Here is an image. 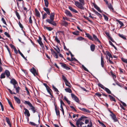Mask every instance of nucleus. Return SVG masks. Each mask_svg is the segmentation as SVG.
<instances>
[{"instance_id":"obj_13","label":"nucleus","mask_w":127,"mask_h":127,"mask_svg":"<svg viewBox=\"0 0 127 127\" xmlns=\"http://www.w3.org/2000/svg\"><path fill=\"white\" fill-rule=\"evenodd\" d=\"M110 116L112 117L114 122H117L118 121V120L116 118V116L115 114L110 115Z\"/></svg>"},{"instance_id":"obj_29","label":"nucleus","mask_w":127,"mask_h":127,"mask_svg":"<svg viewBox=\"0 0 127 127\" xmlns=\"http://www.w3.org/2000/svg\"><path fill=\"white\" fill-rule=\"evenodd\" d=\"M116 21H117L119 24L121 25L120 27H123L124 26V24L121 21L119 20L118 19H116Z\"/></svg>"},{"instance_id":"obj_1","label":"nucleus","mask_w":127,"mask_h":127,"mask_svg":"<svg viewBox=\"0 0 127 127\" xmlns=\"http://www.w3.org/2000/svg\"><path fill=\"white\" fill-rule=\"evenodd\" d=\"M43 9L46 12L47 14L49 15H50V19H46V22L54 26H56L57 25L55 21H54L55 17L54 13H51L50 14L49 9L48 8L44 7L43 8Z\"/></svg>"},{"instance_id":"obj_35","label":"nucleus","mask_w":127,"mask_h":127,"mask_svg":"<svg viewBox=\"0 0 127 127\" xmlns=\"http://www.w3.org/2000/svg\"><path fill=\"white\" fill-rule=\"evenodd\" d=\"M93 126L92 122L91 120L90 121V124H88L87 126L88 127H92ZM87 127L86 126L83 127Z\"/></svg>"},{"instance_id":"obj_27","label":"nucleus","mask_w":127,"mask_h":127,"mask_svg":"<svg viewBox=\"0 0 127 127\" xmlns=\"http://www.w3.org/2000/svg\"><path fill=\"white\" fill-rule=\"evenodd\" d=\"M91 50L93 52L94 51L95 49V45L93 44H92L90 46Z\"/></svg>"},{"instance_id":"obj_55","label":"nucleus","mask_w":127,"mask_h":127,"mask_svg":"<svg viewBox=\"0 0 127 127\" xmlns=\"http://www.w3.org/2000/svg\"><path fill=\"white\" fill-rule=\"evenodd\" d=\"M4 34L8 38L10 37V36L9 34L7 32H5L4 33Z\"/></svg>"},{"instance_id":"obj_25","label":"nucleus","mask_w":127,"mask_h":127,"mask_svg":"<svg viewBox=\"0 0 127 127\" xmlns=\"http://www.w3.org/2000/svg\"><path fill=\"white\" fill-rule=\"evenodd\" d=\"M43 27L44 28H46L49 31H51L53 29V28L51 27H48L45 25H44Z\"/></svg>"},{"instance_id":"obj_63","label":"nucleus","mask_w":127,"mask_h":127,"mask_svg":"<svg viewBox=\"0 0 127 127\" xmlns=\"http://www.w3.org/2000/svg\"><path fill=\"white\" fill-rule=\"evenodd\" d=\"M56 47L58 49L57 50V54L59 53L60 51V50L58 46H56Z\"/></svg>"},{"instance_id":"obj_59","label":"nucleus","mask_w":127,"mask_h":127,"mask_svg":"<svg viewBox=\"0 0 127 127\" xmlns=\"http://www.w3.org/2000/svg\"><path fill=\"white\" fill-rule=\"evenodd\" d=\"M95 95L98 97H100L101 96V94L98 93H95Z\"/></svg>"},{"instance_id":"obj_18","label":"nucleus","mask_w":127,"mask_h":127,"mask_svg":"<svg viewBox=\"0 0 127 127\" xmlns=\"http://www.w3.org/2000/svg\"><path fill=\"white\" fill-rule=\"evenodd\" d=\"M65 13L66 14L67 16L70 17H72V15L70 12L67 10H65Z\"/></svg>"},{"instance_id":"obj_21","label":"nucleus","mask_w":127,"mask_h":127,"mask_svg":"<svg viewBox=\"0 0 127 127\" xmlns=\"http://www.w3.org/2000/svg\"><path fill=\"white\" fill-rule=\"evenodd\" d=\"M108 96L109 97L110 100L111 101H113L115 102H116V100L115 98L113 97V96L109 95H108Z\"/></svg>"},{"instance_id":"obj_42","label":"nucleus","mask_w":127,"mask_h":127,"mask_svg":"<svg viewBox=\"0 0 127 127\" xmlns=\"http://www.w3.org/2000/svg\"><path fill=\"white\" fill-rule=\"evenodd\" d=\"M7 100H8V103L9 104V105H10V107L12 108V109H14V107H13V106L12 105V104L11 102L9 100L7 99Z\"/></svg>"},{"instance_id":"obj_2","label":"nucleus","mask_w":127,"mask_h":127,"mask_svg":"<svg viewBox=\"0 0 127 127\" xmlns=\"http://www.w3.org/2000/svg\"><path fill=\"white\" fill-rule=\"evenodd\" d=\"M79 2L75 0L74 1L75 5L78 8L82 10H84V8L83 6L85 4L84 0H78Z\"/></svg>"},{"instance_id":"obj_40","label":"nucleus","mask_w":127,"mask_h":127,"mask_svg":"<svg viewBox=\"0 0 127 127\" xmlns=\"http://www.w3.org/2000/svg\"><path fill=\"white\" fill-rule=\"evenodd\" d=\"M5 73H3L1 74L0 75V78L1 79L4 78L5 77Z\"/></svg>"},{"instance_id":"obj_56","label":"nucleus","mask_w":127,"mask_h":127,"mask_svg":"<svg viewBox=\"0 0 127 127\" xmlns=\"http://www.w3.org/2000/svg\"><path fill=\"white\" fill-rule=\"evenodd\" d=\"M95 12V14L98 16L99 18H101L102 17V16L100 13L98 12Z\"/></svg>"},{"instance_id":"obj_30","label":"nucleus","mask_w":127,"mask_h":127,"mask_svg":"<svg viewBox=\"0 0 127 127\" xmlns=\"http://www.w3.org/2000/svg\"><path fill=\"white\" fill-rule=\"evenodd\" d=\"M62 24L65 26L66 27L68 25V23L67 22L64 21H63Z\"/></svg>"},{"instance_id":"obj_41","label":"nucleus","mask_w":127,"mask_h":127,"mask_svg":"<svg viewBox=\"0 0 127 127\" xmlns=\"http://www.w3.org/2000/svg\"><path fill=\"white\" fill-rule=\"evenodd\" d=\"M65 83V85L66 86H68L69 88H71V85L70 84V83L68 81H67V82H64Z\"/></svg>"},{"instance_id":"obj_61","label":"nucleus","mask_w":127,"mask_h":127,"mask_svg":"<svg viewBox=\"0 0 127 127\" xmlns=\"http://www.w3.org/2000/svg\"><path fill=\"white\" fill-rule=\"evenodd\" d=\"M1 20L2 21L3 23L4 24L6 25H7L6 23L3 18H2Z\"/></svg>"},{"instance_id":"obj_50","label":"nucleus","mask_w":127,"mask_h":127,"mask_svg":"<svg viewBox=\"0 0 127 127\" xmlns=\"http://www.w3.org/2000/svg\"><path fill=\"white\" fill-rule=\"evenodd\" d=\"M103 15L104 17L105 20L107 21H108V18L106 15L104 14H103Z\"/></svg>"},{"instance_id":"obj_3","label":"nucleus","mask_w":127,"mask_h":127,"mask_svg":"<svg viewBox=\"0 0 127 127\" xmlns=\"http://www.w3.org/2000/svg\"><path fill=\"white\" fill-rule=\"evenodd\" d=\"M88 117L82 115L79 119L76 121V125L77 127H81L82 125L84 124V123L81 122V121H84L85 119L88 118Z\"/></svg>"},{"instance_id":"obj_5","label":"nucleus","mask_w":127,"mask_h":127,"mask_svg":"<svg viewBox=\"0 0 127 127\" xmlns=\"http://www.w3.org/2000/svg\"><path fill=\"white\" fill-rule=\"evenodd\" d=\"M51 53L53 57L56 59H58V56L57 53L54 51L52 49H51Z\"/></svg>"},{"instance_id":"obj_28","label":"nucleus","mask_w":127,"mask_h":127,"mask_svg":"<svg viewBox=\"0 0 127 127\" xmlns=\"http://www.w3.org/2000/svg\"><path fill=\"white\" fill-rule=\"evenodd\" d=\"M118 35L120 37L122 38L124 40L126 39V38L125 37V36L123 35V34H121L120 33H119Z\"/></svg>"},{"instance_id":"obj_6","label":"nucleus","mask_w":127,"mask_h":127,"mask_svg":"<svg viewBox=\"0 0 127 127\" xmlns=\"http://www.w3.org/2000/svg\"><path fill=\"white\" fill-rule=\"evenodd\" d=\"M71 96L72 99L77 102H79V100L78 98L74 94L72 93L71 94Z\"/></svg>"},{"instance_id":"obj_57","label":"nucleus","mask_w":127,"mask_h":127,"mask_svg":"<svg viewBox=\"0 0 127 127\" xmlns=\"http://www.w3.org/2000/svg\"><path fill=\"white\" fill-rule=\"evenodd\" d=\"M55 40H56V42L58 43H60V41L58 39L57 36H56L55 38Z\"/></svg>"},{"instance_id":"obj_34","label":"nucleus","mask_w":127,"mask_h":127,"mask_svg":"<svg viewBox=\"0 0 127 127\" xmlns=\"http://www.w3.org/2000/svg\"><path fill=\"white\" fill-rule=\"evenodd\" d=\"M47 92L50 94H51V92L52 93V91L51 89H50L49 87L48 88L46 89Z\"/></svg>"},{"instance_id":"obj_49","label":"nucleus","mask_w":127,"mask_h":127,"mask_svg":"<svg viewBox=\"0 0 127 127\" xmlns=\"http://www.w3.org/2000/svg\"><path fill=\"white\" fill-rule=\"evenodd\" d=\"M47 14L45 13L44 14L42 15V19H44L46 18L47 17Z\"/></svg>"},{"instance_id":"obj_32","label":"nucleus","mask_w":127,"mask_h":127,"mask_svg":"<svg viewBox=\"0 0 127 127\" xmlns=\"http://www.w3.org/2000/svg\"><path fill=\"white\" fill-rule=\"evenodd\" d=\"M67 92L71 93L72 92L71 90L69 88H66L64 89Z\"/></svg>"},{"instance_id":"obj_54","label":"nucleus","mask_w":127,"mask_h":127,"mask_svg":"<svg viewBox=\"0 0 127 127\" xmlns=\"http://www.w3.org/2000/svg\"><path fill=\"white\" fill-rule=\"evenodd\" d=\"M82 67L85 71L89 72L88 70L84 65H82Z\"/></svg>"},{"instance_id":"obj_15","label":"nucleus","mask_w":127,"mask_h":127,"mask_svg":"<svg viewBox=\"0 0 127 127\" xmlns=\"http://www.w3.org/2000/svg\"><path fill=\"white\" fill-rule=\"evenodd\" d=\"M106 35L107 36L109 39L112 42H113L116 43L115 42L113 39L110 36L109 33L107 32H105Z\"/></svg>"},{"instance_id":"obj_48","label":"nucleus","mask_w":127,"mask_h":127,"mask_svg":"<svg viewBox=\"0 0 127 127\" xmlns=\"http://www.w3.org/2000/svg\"><path fill=\"white\" fill-rule=\"evenodd\" d=\"M79 32L78 31H77L76 32H72V33L73 34L75 35H78L79 34Z\"/></svg>"},{"instance_id":"obj_62","label":"nucleus","mask_w":127,"mask_h":127,"mask_svg":"<svg viewBox=\"0 0 127 127\" xmlns=\"http://www.w3.org/2000/svg\"><path fill=\"white\" fill-rule=\"evenodd\" d=\"M29 124L31 125H33L34 126H36L37 125L34 123L31 122H30L29 123Z\"/></svg>"},{"instance_id":"obj_60","label":"nucleus","mask_w":127,"mask_h":127,"mask_svg":"<svg viewBox=\"0 0 127 127\" xmlns=\"http://www.w3.org/2000/svg\"><path fill=\"white\" fill-rule=\"evenodd\" d=\"M18 51L19 53L22 56V57L23 58H24V56L22 54V53L19 50H18Z\"/></svg>"},{"instance_id":"obj_45","label":"nucleus","mask_w":127,"mask_h":127,"mask_svg":"<svg viewBox=\"0 0 127 127\" xmlns=\"http://www.w3.org/2000/svg\"><path fill=\"white\" fill-rule=\"evenodd\" d=\"M98 122H99V123L103 127H106L105 125L103 123L101 122L100 120H98Z\"/></svg>"},{"instance_id":"obj_10","label":"nucleus","mask_w":127,"mask_h":127,"mask_svg":"<svg viewBox=\"0 0 127 127\" xmlns=\"http://www.w3.org/2000/svg\"><path fill=\"white\" fill-rule=\"evenodd\" d=\"M9 79L11 80L10 82V83L14 85V84H17L18 83L17 81L14 78H12L11 79L10 78H9Z\"/></svg>"},{"instance_id":"obj_53","label":"nucleus","mask_w":127,"mask_h":127,"mask_svg":"<svg viewBox=\"0 0 127 127\" xmlns=\"http://www.w3.org/2000/svg\"><path fill=\"white\" fill-rule=\"evenodd\" d=\"M121 60L123 62L127 63V59H124L123 58H122Z\"/></svg>"},{"instance_id":"obj_7","label":"nucleus","mask_w":127,"mask_h":127,"mask_svg":"<svg viewBox=\"0 0 127 127\" xmlns=\"http://www.w3.org/2000/svg\"><path fill=\"white\" fill-rule=\"evenodd\" d=\"M30 71L33 74L34 76L36 75H37V74L36 72V70L34 68L32 67L30 70Z\"/></svg>"},{"instance_id":"obj_51","label":"nucleus","mask_w":127,"mask_h":127,"mask_svg":"<svg viewBox=\"0 0 127 127\" xmlns=\"http://www.w3.org/2000/svg\"><path fill=\"white\" fill-rule=\"evenodd\" d=\"M62 78L64 82H67V80L66 79V77L64 75H62Z\"/></svg>"},{"instance_id":"obj_64","label":"nucleus","mask_w":127,"mask_h":127,"mask_svg":"<svg viewBox=\"0 0 127 127\" xmlns=\"http://www.w3.org/2000/svg\"><path fill=\"white\" fill-rule=\"evenodd\" d=\"M63 19H64V20H66L67 21H69L70 20L69 19V18L66 17H63Z\"/></svg>"},{"instance_id":"obj_11","label":"nucleus","mask_w":127,"mask_h":127,"mask_svg":"<svg viewBox=\"0 0 127 127\" xmlns=\"http://www.w3.org/2000/svg\"><path fill=\"white\" fill-rule=\"evenodd\" d=\"M24 109L25 110L24 112V114L26 115L28 117H30V114L28 110L25 108H24Z\"/></svg>"},{"instance_id":"obj_31","label":"nucleus","mask_w":127,"mask_h":127,"mask_svg":"<svg viewBox=\"0 0 127 127\" xmlns=\"http://www.w3.org/2000/svg\"><path fill=\"white\" fill-rule=\"evenodd\" d=\"M64 99L66 101L68 104L69 105L70 104V101L65 96H64Z\"/></svg>"},{"instance_id":"obj_52","label":"nucleus","mask_w":127,"mask_h":127,"mask_svg":"<svg viewBox=\"0 0 127 127\" xmlns=\"http://www.w3.org/2000/svg\"><path fill=\"white\" fill-rule=\"evenodd\" d=\"M6 122L7 123V124H9L10 123V122L9 120V118L7 117H6Z\"/></svg>"},{"instance_id":"obj_4","label":"nucleus","mask_w":127,"mask_h":127,"mask_svg":"<svg viewBox=\"0 0 127 127\" xmlns=\"http://www.w3.org/2000/svg\"><path fill=\"white\" fill-rule=\"evenodd\" d=\"M23 102L25 104H27L31 107L30 109L33 111V113H34L36 112H37L36 111V109L32 106V104L29 101L25 100Z\"/></svg>"},{"instance_id":"obj_17","label":"nucleus","mask_w":127,"mask_h":127,"mask_svg":"<svg viewBox=\"0 0 127 127\" xmlns=\"http://www.w3.org/2000/svg\"><path fill=\"white\" fill-rule=\"evenodd\" d=\"M93 5L94 7L100 13L102 12L100 8L97 6V5L94 3H93Z\"/></svg>"},{"instance_id":"obj_47","label":"nucleus","mask_w":127,"mask_h":127,"mask_svg":"<svg viewBox=\"0 0 127 127\" xmlns=\"http://www.w3.org/2000/svg\"><path fill=\"white\" fill-rule=\"evenodd\" d=\"M98 85L99 87H100L101 88L103 89H104L105 88L100 83L98 84Z\"/></svg>"},{"instance_id":"obj_22","label":"nucleus","mask_w":127,"mask_h":127,"mask_svg":"<svg viewBox=\"0 0 127 127\" xmlns=\"http://www.w3.org/2000/svg\"><path fill=\"white\" fill-rule=\"evenodd\" d=\"M101 65L102 67H104V61L102 55H101Z\"/></svg>"},{"instance_id":"obj_16","label":"nucleus","mask_w":127,"mask_h":127,"mask_svg":"<svg viewBox=\"0 0 127 127\" xmlns=\"http://www.w3.org/2000/svg\"><path fill=\"white\" fill-rule=\"evenodd\" d=\"M55 110L56 112V113L57 116H60V111L59 109H57L56 105H55Z\"/></svg>"},{"instance_id":"obj_19","label":"nucleus","mask_w":127,"mask_h":127,"mask_svg":"<svg viewBox=\"0 0 127 127\" xmlns=\"http://www.w3.org/2000/svg\"><path fill=\"white\" fill-rule=\"evenodd\" d=\"M85 35H86V36H87L89 39L93 41H94V39L92 38V36L89 33H85Z\"/></svg>"},{"instance_id":"obj_33","label":"nucleus","mask_w":127,"mask_h":127,"mask_svg":"<svg viewBox=\"0 0 127 127\" xmlns=\"http://www.w3.org/2000/svg\"><path fill=\"white\" fill-rule=\"evenodd\" d=\"M18 24L20 27L21 28V30L23 31V29L24 28V27L20 23V21H19Z\"/></svg>"},{"instance_id":"obj_23","label":"nucleus","mask_w":127,"mask_h":127,"mask_svg":"<svg viewBox=\"0 0 127 127\" xmlns=\"http://www.w3.org/2000/svg\"><path fill=\"white\" fill-rule=\"evenodd\" d=\"M35 14L36 16L39 17L40 16V13L38 10L37 9H35Z\"/></svg>"},{"instance_id":"obj_39","label":"nucleus","mask_w":127,"mask_h":127,"mask_svg":"<svg viewBox=\"0 0 127 127\" xmlns=\"http://www.w3.org/2000/svg\"><path fill=\"white\" fill-rule=\"evenodd\" d=\"M106 53L107 55L109 57V58H111L112 60V57L111 54H110V53L108 51H106Z\"/></svg>"},{"instance_id":"obj_37","label":"nucleus","mask_w":127,"mask_h":127,"mask_svg":"<svg viewBox=\"0 0 127 127\" xmlns=\"http://www.w3.org/2000/svg\"><path fill=\"white\" fill-rule=\"evenodd\" d=\"M44 0L45 2V6L46 7H48L49 3L48 0Z\"/></svg>"},{"instance_id":"obj_43","label":"nucleus","mask_w":127,"mask_h":127,"mask_svg":"<svg viewBox=\"0 0 127 127\" xmlns=\"http://www.w3.org/2000/svg\"><path fill=\"white\" fill-rule=\"evenodd\" d=\"M93 39H94L95 41H96L98 39L97 36L94 34H93Z\"/></svg>"},{"instance_id":"obj_46","label":"nucleus","mask_w":127,"mask_h":127,"mask_svg":"<svg viewBox=\"0 0 127 127\" xmlns=\"http://www.w3.org/2000/svg\"><path fill=\"white\" fill-rule=\"evenodd\" d=\"M15 13H16V16H17V18H18V19H19L20 18V17L19 15V14L16 11V12H15Z\"/></svg>"},{"instance_id":"obj_38","label":"nucleus","mask_w":127,"mask_h":127,"mask_svg":"<svg viewBox=\"0 0 127 127\" xmlns=\"http://www.w3.org/2000/svg\"><path fill=\"white\" fill-rule=\"evenodd\" d=\"M16 92L17 93H19V92L20 90V88L18 86L17 88L15 89Z\"/></svg>"},{"instance_id":"obj_26","label":"nucleus","mask_w":127,"mask_h":127,"mask_svg":"<svg viewBox=\"0 0 127 127\" xmlns=\"http://www.w3.org/2000/svg\"><path fill=\"white\" fill-rule=\"evenodd\" d=\"M104 90L108 94L112 95L111 91L108 88L105 87Z\"/></svg>"},{"instance_id":"obj_24","label":"nucleus","mask_w":127,"mask_h":127,"mask_svg":"<svg viewBox=\"0 0 127 127\" xmlns=\"http://www.w3.org/2000/svg\"><path fill=\"white\" fill-rule=\"evenodd\" d=\"M108 7L109 9L111 10L112 11H114V9L112 7V5L110 3L108 5Z\"/></svg>"},{"instance_id":"obj_20","label":"nucleus","mask_w":127,"mask_h":127,"mask_svg":"<svg viewBox=\"0 0 127 127\" xmlns=\"http://www.w3.org/2000/svg\"><path fill=\"white\" fill-rule=\"evenodd\" d=\"M14 98L15 99V101L18 104L20 103L21 101L20 99L19 98L15 96H14Z\"/></svg>"},{"instance_id":"obj_44","label":"nucleus","mask_w":127,"mask_h":127,"mask_svg":"<svg viewBox=\"0 0 127 127\" xmlns=\"http://www.w3.org/2000/svg\"><path fill=\"white\" fill-rule=\"evenodd\" d=\"M52 88L54 91L56 92H59L58 89L56 88L53 85H52Z\"/></svg>"},{"instance_id":"obj_36","label":"nucleus","mask_w":127,"mask_h":127,"mask_svg":"<svg viewBox=\"0 0 127 127\" xmlns=\"http://www.w3.org/2000/svg\"><path fill=\"white\" fill-rule=\"evenodd\" d=\"M60 101L61 104L60 107H61V106H63V105L64 106H65L64 102L62 99H60Z\"/></svg>"},{"instance_id":"obj_58","label":"nucleus","mask_w":127,"mask_h":127,"mask_svg":"<svg viewBox=\"0 0 127 127\" xmlns=\"http://www.w3.org/2000/svg\"><path fill=\"white\" fill-rule=\"evenodd\" d=\"M29 23L31 24H32V19L31 17V16H30V17H29Z\"/></svg>"},{"instance_id":"obj_8","label":"nucleus","mask_w":127,"mask_h":127,"mask_svg":"<svg viewBox=\"0 0 127 127\" xmlns=\"http://www.w3.org/2000/svg\"><path fill=\"white\" fill-rule=\"evenodd\" d=\"M60 64H61V66L62 67L64 68H65L66 70H69L70 69V68L67 66L65 64L62 63H60Z\"/></svg>"},{"instance_id":"obj_14","label":"nucleus","mask_w":127,"mask_h":127,"mask_svg":"<svg viewBox=\"0 0 127 127\" xmlns=\"http://www.w3.org/2000/svg\"><path fill=\"white\" fill-rule=\"evenodd\" d=\"M5 74L6 75L7 77L9 78V76L10 75V73L9 71L8 70H5L4 72Z\"/></svg>"},{"instance_id":"obj_9","label":"nucleus","mask_w":127,"mask_h":127,"mask_svg":"<svg viewBox=\"0 0 127 127\" xmlns=\"http://www.w3.org/2000/svg\"><path fill=\"white\" fill-rule=\"evenodd\" d=\"M37 41L41 47H43V44L42 41V38L40 36H39V39L37 40Z\"/></svg>"},{"instance_id":"obj_12","label":"nucleus","mask_w":127,"mask_h":127,"mask_svg":"<svg viewBox=\"0 0 127 127\" xmlns=\"http://www.w3.org/2000/svg\"><path fill=\"white\" fill-rule=\"evenodd\" d=\"M78 108L81 110L83 111V112H86L87 113H91V112L89 110H87L86 109L84 108H81L80 107H78Z\"/></svg>"}]
</instances>
